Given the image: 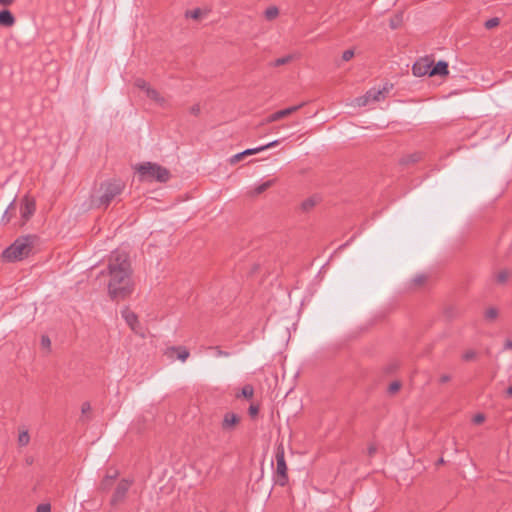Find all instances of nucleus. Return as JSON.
Segmentation results:
<instances>
[{"label": "nucleus", "mask_w": 512, "mask_h": 512, "mask_svg": "<svg viewBox=\"0 0 512 512\" xmlns=\"http://www.w3.org/2000/svg\"><path fill=\"white\" fill-rule=\"evenodd\" d=\"M108 294L113 300L128 297L133 291L132 269L128 254L115 250L108 260Z\"/></svg>", "instance_id": "1"}, {"label": "nucleus", "mask_w": 512, "mask_h": 512, "mask_svg": "<svg viewBox=\"0 0 512 512\" xmlns=\"http://www.w3.org/2000/svg\"><path fill=\"white\" fill-rule=\"evenodd\" d=\"M125 189V183L120 179H111L101 183L98 196L93 203L99 208H107L113 201L118 199Z\"/></svg>", "instance_id": "2"}, {"label": "nucleus", "mask_w": 512, "mask_h": 512, "mask_svg": "<svg viewBox=\"0 0 512 512\" xmlns=\"http://www.w3.org/2000/svg\"><path fill=\"white\" fill-rule=\"evenodd\" d=\"M134 169L138 174V179L140 182L166 183L171 176L170 171L167 168L153 162H143L137 164Z\"/></svg>", "instance_id": "3"}, {"label": "nucleus", "mask_w": 512, "mask_h": 512, "mask_svg": "<svg viewBox=\"0 0 512 512\" xmlns=\"http://www.w3.org/2000/svg\"><path fill=\"white\" fill-rule=\"evenodd\" d=\"M35 237L26 235L17 238L3 253L2 258L8 262L21 261L32 252Z\"/></svg>", "instance_id": "4"}, {"label": "nucleus", "mask_w": 512, "mask_h": 512, "mask_svg": "<svg viewBox=\"0 0 512 512\" xmlns=\"http://www.w3.org/2000/svg\"><path fill=\"white\" fill-rule=\"evenodd\" d=\"M276 483L285 486L288 482L287 465L284 456V450L278 448L276 452Z\"/></svg>", "instance_id": "5"}, {"label": "nucleus", "mask_w": 512, "mask_h": 512, "mask_svg": "<svg viewBox=\"0 0 512 512\" xmlns=\"http://www.w3.org/2000/svg\"><path fill=\"white\" fill-rule=\"evenodd\" d=\"M36 210V203L33 198L25 196L20 202V225L26 224L27 221L34 215Z\"/></svg>", "instance_id": "6"}, {"label": "nucleus", "mask_w": 512, "mask_h": 512, "mask_svg": "<svg viewBox=\"0 0 512 512\" xmlns=\"http://www.w3.org/2000/svg\"><path fill=\"white\" fill-rule=\"evenodd\" d=\"M433 60L429 57H423L418 59L412 66L413 75L417 77L431 76V68Z\"/></svg>", "instance_id": "7"}, {"label": "nucleus", "mask_w": 512, "mask_h": 512, "mask_svg": "<svg viewBox=\"0 0 512 512\" xmlns=\"http://www.w3.org/2000/svg\"><path fill=\"white\" fill-rule=\"evenodd\" d=\"M131 484H132V482L128 479H122L118 483V485L114 491V494L112 496V499H111L112 505H116L117 503L121 502L125 498Z\"/></svg>", "instance_id": "8"}, {"label": "nucleus", "mask_w": 512, "mask_h": 512, "mask_svg": "<svg viewBox=\"0 0 512 512\" xmlns=\"http://www.w3.org/2000/svg\"><path fill=\"white\" fill-rule=\"evenodd\" d=\"M121 315L124 318L125 322L135 333L143 335L142 329L138 321V317L133 311H131L129 308H125L121 311Z\"/></svg>", "instance_id": "9"}, {"label": "nucleus", "mask_w": 512, "mask_h": 512, "mask_svg": "<svg viewBox=\"0 0 512 512\" xmlns=\"http://www.w3.org/2000/svg\"><path fill=\"white\" fill-rule=\"evenodd\" d=\"M304 103H301L299 105L291 106L282 110H279L277 112L272 113L269 115L265 120L264 123H272L275 121H278L286 116L291 115L292 113L298 111L301 107H303Z\"/></svg>", "instance_id": "10"}, {"label": "nucleus", "mask_w": 512, "mask_h": 512, "mask_svg": "<svg viewBox=\"0 0 512 512\" xmlns=\"http://www.w3.org/2000/svg\"><path fill=\"white\" fill-rule=\"evenodd\" d=\"M240 422V417L232 412H227L223 416L221 427L224 431H232Z\"/></svg>", "instance_id": "11"}, {"label": "nucleus", "mask_w": 512, "mask_h": 512, "mask_svg": "<svg viewBox=\"0 0 512 512\" xmlns=\"http://www.w3.org/2000/svg\"><path fill=\"white\" fill-rule=\"evenodd\" d=\"M391 86H384L382 89L372 88L367 91V97H370L371 102H378L384 99L385 94L389 92Z\"/></svg>", "instance_id": "12"}, {"label": "nucleus", "mask_w": 512, "mask_h": 512, "mask_svg": "<svg viewBox=\"0 0 512 512\" xmlns=\"http://www.w3.org/2000/svg\"><path fill=\"white\" fill-rule=\"evenodd\" d=\"M448 63L445 61H439L435 65H432L431 76H446L448 75Z\"/></svg>", "instance_id": "13"}, {"label": "nucleus", "mask_w": 512, "mask_h": 512, "mask_svg": "<svg viewBox=\"0 0 512 512\" xmlns=\"http://www.w3.org/2000/svg\"><path fill=\"white\" fill-rule=\"evenodd\" d=\"M15 23V18L9 10L0 11V25L12 26Z\"/></svg>", "instance_id": "14"}, {"label": "nucleus", "mask_w": 512, "mask_h": 512, "mask_svg": "<svg viewBox=\"0 0 512 512\" xmlns=\"http://www.w3.org/2000/svg\"><path fill=\"white\" fill-rule=\"evenodd\" d=\"M30 442V435L26 428H19L17 443L19 446H27Z\"/></svg>", "instance_id": "15"}, {"label": "nucleus", "mask_w": 512, "mask_h": 512, "mask_svg": "<svg viewBox=\"0 0 512 512\" xmlns=\"http://www.w3.org/2000/svg\"><path fill=\"white\" fill-rule=\"evenodd\" d=\"M145 94L148 98H150L151 100L155 101L160 105L164 103V98L159 94L157 90H155L151 86L145 91Z\"/></svg>", "instance_id": "16"}, {"label": "nucleus", "mask_w": 512, "mask_h": 512, "mask_svg": "<svg viewBox=\"0 0 512 512\" xmlns=\"http://www.w3.org/2000/svg\"><path fill=\"white\" fill-rule=\"evenodd\" d=\"M16 212V203H15V200H13L9 206L7 207V209L5 210L3 216H2V222L4 223H8L10 222V220L12 219L13 215L15 214Z\"/></svg>", "instance_id": "17"}, {"label": "nucleus", "mask_w": 512, "mask_h": 512, "mask_svg": "<svg viewBox=\"0 0 512 512\" xmlns=\"http://www.w3.org/2000/svg\"><path fill=\"white\" fill-rule=\"evenodd\" d=\"M320 201L319 196H312L306 200H304L301 204V208L303 211H310L318 202Z\"/></svg>", "instance_id": "18"}, {"label": "nucleus", "mask_w": 512, "mask_h": 512, "mask_svg": "<svg viewBox=\"0 0 512 512\" xmlns=\"http://www.w3.org/2000/svg\"><path fill=\"white\" fill-rule=\"evenodd\" d=\"M510 275H511V273L509 270H507V269L500 270L497 273H495V276H494L495 281L498 284H505L509 280Z\"/></svg>", "instance_id": "19"}, {"label": "nucleus", "mask_w": 512, "mask_h": 512, "mask_svg": "<svg viewBox=\"0 0 512 512\" xmlns=\"http://www.w3.org/2000/svg\"><path fill=\"white\" fill-rule=\"evenodd\" d=\"M279 143V140H274L266 145H263V146H259V147H256V148H250V149H246L247 150V153H249V155H254V154H257L261 151H264L268 148H271V147H274L276 146L277 144Z\"/></svg>", "instance_id": "20"}, {"label": "nucleus", "mask_w": 512, "mask_h": 512, "mask_svg": "<svg viewBox=\"0 0 512 512\" xmlns=\"http://www.w3.org/2000/svg\"><path fill=\"white\" fill-rule=\"evenodd\" d=\"M295 58H296V56L294 54L286 55L284 57L276 59L272 63V66L278 67V66H281V65H285V64L291 62L292 60H294Z\"/></svg>", "instance_id": "21"}, {"label": "nucleus", "mask_w": 512, "mask_h": 512, "mask_svg": "<svg viewBox=\"0 0 512 512\" xmlns=\"http://www.w3.org/2000/svg\"><path fill=\"white\" fill-rule=\"evenodd\" d=\"M371 102L370 97H367V93L363 96L357 97L353 100V105L357 107H364Z\"/></svg>", "instance_id": "22"}, {"label": "nucleus", "mask_w": 512, "mask_h": 512, "mask_svg": "<svg viewBox=\"0 0 512 512\" xmlns=\"http://www.w3.org/2000/svg\"><path fill=\"white\" fill-rule=\"evenodd\" d=\"M272 183H273L272 180H268V181L258 185L257 187L254 188L253 195H259V194L263 193L272 185Z\"/></svg>", "instance_id": "23"}, {"label": "nucleus", "mask_w": 512, "mask_h": 512, "mask_svg": "<svg viewBox=\"0 0 512 512\" xmlns=\"http://www.w3.org/2000/svg\"><path fill=\"white\" fill-rule=\"evenodd\" d=\"M485 319L488 321H493L498 317V310L495 307H489L486 309L484 313Z\"/></svg>", "instance_id": "24"}, {"label": "nucleus", "mask_w": 512, "mask_h": 512, "mask_svg": "<svg viewBox=\"0 0 512 512\" xmlns=\"http://www.w3.org/2000/svg\"><path fill=\"white\" fill-rule=\"evenodd\" d=\"M278 14H279V10L275 6H271L265 10V17L268 20H273L274 18H276L278 16Z\"/></svg>", "instance_id": "25"}, {"label": "nucleus", "mask_w": 512, "mask_h": 512, "mask_svg": "<svg viewBox=\"0 0 512 512\" xmlns=\"http://www.w3.org/2000/svg\"><path fill=\"white\" fill-rule=\"evenodd\" d=\"M254 394V389L251 385H245L242 390H241V396L245 397V398H252Z\"/></svg>", "instance_id": "26"}, {"label": "nucleus", "mask_w": 512, "mask_h": 512, "mask_svg": "<svg viewBox=\"0 0 512 512\" xmlns=\"http://www.w3.org/2000/svg\"><path fill=\"white\" fill-rule=\"evenodd\" d=\"M201 15H202V10L199 8H196L191 11H187L185 14L186 17H190L195 20H198L201 17Z\"/></svg>", "instance_id": "27"}, {"label": "nucleus", "mask_w": 512, "mask_h": 512, "mask_svg": "<svg viewBox=\"0 0 512 512\" xmlns=\"http://www.w3.org/2000/svg\"><path fill=\"white\" fill-rule=\"evenodd\" d=\"M134 84L137 88L144 92L150 87V85L144 79L141 78L136 79Z\"/></svg>", "instance_id": "28"}, {"label": "nucleus", "mask_w": 512, "mask_h": 512, "mask_svg": "<svg viewBox=\"0 0 512 512\" xmlns=\"http://www.w3.org/2000/svg\"><path fill=\"white\" fill-rule=\"evenodd\" d=\"M401 22H402V15L401 14L396 15L394 18H392L390 20V27L392 29H397L400 26Z\"/></svg>", "instance_id": "29"}, {"label": "nucleus", "mask_w": 512, "mask_h": 512, "mask_svg": "<svg viewBox=\"0 0 512 512\" xmlns=\"http://www.w3.org/2000/svg\"><path fill=\"white\" fill-rule=\"evenodd\" d=\"M178 350V359L181 360L182 362L186 361L187 358L189 357V351L186 349V348H177Z\"/></svg>", "instance_id": "30"}, {"label": "nucleus", "mask_w": 512, "mask_h": 512, "mask_svg": "<svg viewBox=\"0 0 512 512\" xmlns=\"http://www.w3.org/2000/svg\"><path fill=\"white\" fill-rule=\"evenodd\" d=\"M499 23H500L499 18L494 17V18L488 19V20L485 22V27H486L487 29H492V28H494V27L498 26V25H499Z\"/></svg>", "instance_id": "31"}, {"label": "nucleus", "mask_w": 512, "mask_h": 512, "mask_svg": "<svg viewBox=\"0 0 512 512\" xmlns=\"http://www.w3.org/2000/svg\"><path fill=\"white\" fill-rule=\"evenodd\" d=\"M36 512H51V506L48 503L39 504L36 508Z\"/></svg>", "instance_id": "32"}, {"label": "nucleus", "mask_w": 512, "mask_h": 512, "mask_svg": "<svg viewBox=\"0 0 512 512\" xmlns=\"http://www.w3.org/2000/svg\"><path fill=\"white\" fill-rule=\"evenodd\" d=\"M353 56H354V51L352 49H348V50L343 52L342 59L344 61H349L350 59L353 58Z\"/></svg>", "instance_id": "33"}, {"label": "nucleus", "mask_w": 512, "mask_h": 512, "mask_svg": "<svg viewBox=\"0 0 512 512\" xmlns=\"http://www.w3.org/2000/svg\"><path fill=\"white\" fill-rule=\"evenodd\" d=\"M112 485V482L108 478H104L101 482L100 488L104 491H107L110 489Z\"/></svg>", "instance_id": "34"}, {"label": "nucleus", "mask_w": 512, "mask_h": 512, "mask_svg": "<svg viewBox=\"0 0 512 512\" xmlns=\"http://www.w3.org/2000/svg\"><path fill=\"white\" fill-rule=\"evenodd\" d=\"M215 350V356L216 357H228L230 356L229 352L221 350L219 347L213 348Z\"/></svg>", "instance_id": "35"}, {"label": "nucleus", "mask_w": 512, "mask_h": 512, "mask_svg": "<svg viewBox=\"0 0 512 512\" xmlns=\"http://www.w3.org/2000/svg\"><path fill=\"white\" fill-rule=\"evenodd\" d=\"M476 356V353L475 351L473 350H469V351H466L464 354H463V359L466 360V361H469V360H472L474 359Z\"/></svg>", "instance_id": "36"}, {"label": "nucleus", "mask_w": 512, "mask_h": 512, "mask_svg": "<svg viewBox=\"0 0 512 512\" xmlns=\"http://www.w3.org/2000/svg\"><path fill=\"white\" fill-rule=\"evenodd\" d=\"M259 412V407L257 405H250L248 409V413L251 417H255Z\"/></svg>", "instance_id": "37"}, {"label": "nucleus", "mask_w": 512, "mask_h": 512, "mask_svg": "<svg viewBox=\"0 0 512 512\" xmlns=\"http://www.w3.org/2000/svg\"><path fill=\"white\" fill-rule=\"evenodd\" d=\"M244 158V156L242 155V153H237L235 155H233L231 158H230V163L231 164H235L237 162H239L240 160H242Z\"/></svg>", "instance_id": "38"}, {"label": "nucleus", "mask_w": 512, "mask_h": 512, "mask_svg": "<svg viewBox=\"0 0 512 512\" xmlns=\"http://www.w3.org/2000/svg\"><path fill=\"white\" fill-rule=\"evenodd\" d=\"M41 345L44 348H49L51 345V341L48 336H42L41 337Z\"/></svg>", "instance_id": "39"}, {"label": "nucleus", "mask_w": 512, "mask_h": 512, "mask_svg": "<svg viewBox=\"0 0 512 512\" xmlns=\"http://www.w3.org/2000/svg\"><path fill=\"white\" fill-rule=\"evenodd\" d=\"M400 389V383L399 382H392L389 386V391L391 393L397 392Z\"/></svg>", "instance_id": "40"}, {"label": "nucleus", "mask_w": 512, "mask_h": 512, "mask_svg": "<svg viewBox=\"0 0 512 512\" xmlns=\"http://www.w3.org/2000/svg\"><path fill=\"white\" fill-rule=\"evenodd\" d=\"M420 158L421 157L419 154H414V155L409 156L408 159L405 160V162H407V163L408 162H416V161L420 160Z\"/></svg>", "instance_id": "41"}, {"label": "nucleus", "mask_w": 512, "mask_h": 512, "mask_svg": "<svg viewBox=\"0 0 512 512\" xmlns=\"http://www.w3.org/2000/svg\"><path fill=\"white\" fill-rule=\"evenodd\" d=\"M90 410H91V406H90V404L88 402H85V403L82 404L81 411H82L83 414L88 413Z\"/></svg>", "instance_id": "42"}, {"label": "nucleus", "mask_w": 512, "mask_h": 512, "mask_svg": "<svg viewBox=\"0 0 512 512\" xmlns=\"http://www.w3.org/2000/svg\"><path fill=\"white\" fill-rule=\"evenodd\" d=\"M484 419H485V418H484V415H483V414H477V415H475V417H474V419H473V420H474V422H475L476 424H480V423H482V422L484 421Z\"/></svg>", "instance_id": "43"}, {"label": "nucleus", "mask_w": 512, "mask_h": 512, "mask_svg": "<svg viewBox=\"0 0 512 512\" xmlns=\"http://www.w3.org/2000/svg\"><path fill=\"white\" fill-rule=\"evenodd\" d=\"M190 112L194 115H198L200 113V106L198 104L193 105Z\"/></svg>", "instance_id": "44"}, {"label": "nucleus", "mask_w": 512, "mask_h": 512, "mask_svg": "<svg viewBox=\"0 0 512 512\" xmlns=\"http://www.w3.org/2000/svg\"><path fill=\"white\" fill-rule=\"evenodd\" d=\"M451 380V376L449 374H443L440 376L439 381L441 383H446Z\"/></svg>", "instance_id": "45"}, {"label": "nucleus", "mask_w": 512, "mask_h": 512, "mask_svg": "<svg viewBox=\"0 0 512 512\" xmlns=\"http://www.w3.org/2000/svg\"><path fill=\"white\" fill-rule=\"evenodd\" d=\"M14 2V0H0V5L9 6Z\"/></svg>", "instance_id": "46"}, {"label": "nucleus", "mask_w": 512, "mask_h": 512, "mask_svg": "<svg viewBox=\"0 0 512 512\" xmlns=\"http://www.w3.org/2000/svg\"><path fill=\"white\" fill-rule=\"evenodd\" d=\"M377 448L376 446L374 445H370L369 448H368V453L370 456L374 455V453L376 452Z\"/></svg>", "instance_id": "47"}, {"label": "nucleus", "mask_w": 512, "mask_h": 512, "mask_svg": "<svg viewBox=\"0 0 512 512\" xmlns=\"http://www.w3.org/2000/svg\"><path fill=\"white\" fill-rule=\"evenodd\" d=\"M504 349H512V340H507L505 342Z\"/></svg>", "instance_id": "48"}, {"label": "nucleus", "mask_w": 512, "mask_h": 512, "mask_svg": "<svg viewBox=\"0 0 512 512\" xmlns=\"http://www.w3.org/2000/svg\"><path fill=\"white\" fill-rule=\"evenodd\" d=\"M117 477V472H114L111 475H107L105 478H108L111 482Z\"/></svg>", "instance_id": "49"}, {"label": "nucleus", "mask_w": 512, "mask_h": 512, "mask_svg": "<svg viewBox=\"0 0 512 512\" xmlns=\"http://www.w3.org/2000/svg\"><path fill=\"white\" fill-rule=\"evenodd\" d=\"M506 396L512 397V385L506 389Z\"/></svg>", "instance_id": "50"}, {"label": "nucleus", "mask_w": 512, "mask_h": 512, "mask_svg": "<svg viewBox=\"0 0 512 512\" xmlns=\"http://www.w3.org/2000/svg\"><path fill=\"white\" fill-rule=\"evenodd\" d=\"M415 281L420 284L424 281V277H418L415 279Z\"/></svg>", "instance_id": "51"}, {"label": "nucleus", "mask_w": 512, "mask_h": 512, "mask_svg": "<svg viewBox=\"0 0 512 512\" xmlns=\"http://www.w3.org/2000/svg\"><path fill=\"white\" fill-rule=\"evenodd\" d=\"M241 153H242V155H243L244 157H245V156H249V153H247V150H244V151H242Z\"/></svg>", "instance_id": "52"}]
</instances>
